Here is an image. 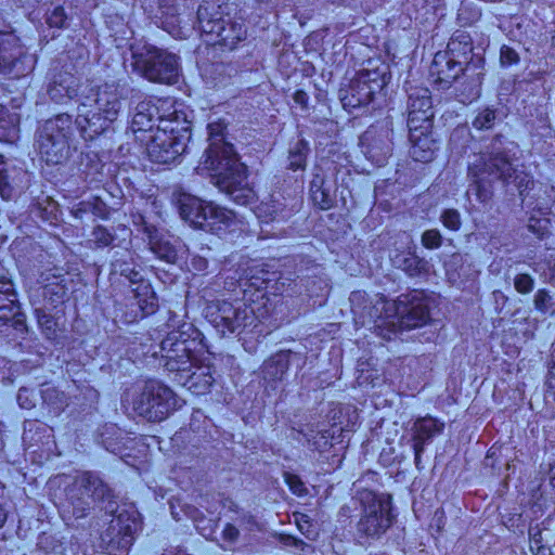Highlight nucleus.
<instances>
[{
    "label": "nucleus",
    "mask_w": 555,
    "mask_h": 555,
    "mask_svg": "<svg viewBox=\"0 0 555 555\" xmlns=\"http://www.w3.org/2000/svg\"><path fill=\"white\" fill-rule=\"evenodd\" d=\"M225 127L220 122L208 125L210 145L208 160L215 171V184L241 205L249 203L254 191L248 186L247 167L241 163L232 144L223 141Z\"/></svg>",
    "instance_id": "obj_1"
},
{
    "label": "nucleus",
    "mask_w": 555,
    "mask_h": 555,
    "mask_svg": "<svg viewBox=\"0 0 555 555\" xmlns=\"http://www.w3.org/2000/svg\"><path fill=\"white\" fill-rule=\"evenodd\" d=\"M119 96L108 87L100 89L94 99L86 98L77 107L76 125L85 140L103 133L120 112Z\"/></svg>",
    "instance_id": "obj_2"
},
{
    "label": "nucleus",
    "mask_w": 555,
    "mask_h": 555,
    "mask_svg": "<svg viewBox=\"0 0 555 555\" xmlns=\"http://www.w3.org/2000/svg\"><path fill=\"white\" fill-rule=\"evenodd\" d=\"M513 172L512 160L505 152L477 155L468 166V177L472 180L468 193L474 192L480 203H487L492 196L491 182H508Z\"/></svg>",
    "instance_id": "obj_3"
},
{
    "label": "nucleus",
    "mask_w": 555,
    "mask_h": 555,
    "mask_svg": "<svg viewBox=\"0 0 555 555\" xmlns=\"http://www.w3.org/2000/svg\"><path fill=\"white\" fill-rule=\"evenodd\" d=\"M73 120L68 114H59L44 121L38 131L40 158L48 165L65 163L72 155Z\"/></svg>",
    "instance_id": "obj_4"
},
{
    "label": "nucleus",
    "mask_w": 555,
    "mask_h": 555,
    "mask_svg": "<svg viewBox=\"0 0 555 555\" xmlns=\"http://www.w3.org/2000/svg\"><path fill=\"white\" fill-rule=\"evenodd\" d=\"M361 69L350 79L349 83L339 90V99L345 108H359L373 102L389 81L388 66L380 63Z\"/></svg>",
    "instance_id": "obj_5"
},
{
    "label": "nucleus",
    "mask_w": 555,
    "mask_h": 555,
    "mask_svg": "<svg viewBox=\"0 0 555 555\" xmlns=\"http://www.w3.org/2000/svg\"><path fill=\"white\" fill-rule=\"evenodd\" d=\"M359 501L362 508L357 525L359 535L366 539L379 538L391 527L393 521L390 496L363 490L359 493Z\"/></svg>",
    "instance_id": "obj_6"
},
{
    "label": "nucleus",
    "mask_w": 555,
    "mask_h": 555,
    "mask_svg": "<svg viewBox=\"0 0 555 555\" xmlns=\"http://www.w3.org/2000/svg\"><path fill=\"white\" fill-rule=\"evenodd\" d=\"M132 68L153 82L170 85L173 79V56L154 46L132 47Z\"/></svg>",
    "instance_id": "obj_7"
},
{
    "label": "nucleus",
    "mask_w": 555,
    "mask_h": 555,
    "mask_svg": "<svg viewBox=\"0 0 555 555\" xmlns=\"http://www.w3.org/2000/svg\"><path fill=\"white\" fill-rule=\"evenodd\" d=\"M109 494L111 489L96 474L85 472L78 475L67 491L73 516L77 519L87 516L93 503Z\"/></svg>",
    "instance_id": "obj_8"
},
{
    "label": "nucleus",
    "mask_w": 555,
    "mask_h": 555,
    "mask_svg": "<svg viewBox=\"0 0 555 555\" xmlns=\"http://www.w3.org/2000/svg\"><path fill=\"white\" fill-rule=\"evenodd\" d=\"M172 390L157 380H147L132 399V409L149 422H160L169 415Z\"/></svg>",
    "instance_id": "obj_9"
},
{
    "label": "nucleus",
    "mask_w": 555,
    "mask_h": 555,
    "mask_svg": "<svg viewBox=\"0 0 555 555\" xmlns=\"http://www.w3.org/2000/svg\"><path fill=\"white\" fill-rule=\"evenodd\" d=\"M35 64V55L13 31H0V75L20 78L30 73Z\"/></svg>",
    "instance_id": "obj_10"
},
{
    "label": "nucleus",
    "mask_w": 555,
    "mask_h": 555,
    "mask_svg": "<svg viewBox=\"0 0 555 555\" xmlns=\"http://www.w3.org/2000/svg\"><path fill=\"white\" fill-rule=\"evenodd\" d=\"M208 318L210 323L222 335L227 333H241L246 326L253 324L255 313L253 308L242 300L217 301L209 307Z\"/></svg>",
    "instance_id": "obj_11"
},
{
    "label": "nucleus",
    "mask_w": 555,
    "mask_h": 555,
    "mask_svg": "<svg viewBox=\"0 0 555 555\" xmlns=\"http://www.w3.org/2000/svg\"><path fill=\"white\" fill-rule=\"evenodd\" d=\"M386 310L393 311L388 323L399 330H411L423 326L429 320V308L421 293L400 295L393 302L385 304ZM396 332V328L390 331Z\"/></svg>",
    "instance_id": "obj_12"
},
{
    "label": "nucleus",
    "mask_w": 555,
    "mask_h": 555,
    "mask_svg": "<svg viewBox=\"0 0 555 555\" xmlns=\"http://www.w3.org/2000/svg\"><path fill=\"white\" fill-rule=\"evenodd\" d=\"M9 327L17 334L26 333V315L21 310L18 293L12 278L0 275V332H5Z\"/></svg>",
    "instance_id": "obj_13"
},
{
    "label": "nucleus",
    "mask_w": 555,
    "mask_h": 555,
    "mask_svg": "<svg viewBox=\"0 0 555 555\" xmlns=\"http://www.w3.org/2000/svg\"><path fill=\"white\" fill-rule=\"evenodd\" d=\"M138 513L135 511L121 509L112 519L103 540L107 539L112 551L126 553L134 541V534L139 529Z\"/></svg>",
    "instance_id": "obj_14"
},
{
    "label": "nucleus",
    "mask_w": 555,
    "mask_h": 555,
    "mask_svg": "<svg viewBox=\"0 0 555 555\" xmlns=\"http://www.w3.org/2000/svg\"><path fill=\"white\" fill-rule=\"evenodd\" d=\"M408 126L410 130H427L434 117L431 94L428 88L411 86L408 90Z\"/></svg>",
    "instance_id": "obj_15"
},
{
    "label": "nucleus",
    "mask_w": 555,
    "mask_h": 555,
    "mask_svg": "<svg viewBox=\"0 0 555 555\" xmlns=\"http://www.w3.org/2000/svg\"><path fill=\"white\" fill-rule=\"evenodd\" d=\"M362 152L373 164L383 166L391 154V144L387 130L369 128L360 138Z\"/></svg>",
    "instance_id": "obj_16"
},
{
    "label": "nucleus",
    "mask_w": 555,
    "mask_h": 555,
    "mask_svg": "<svg viewBox=\"0 0 555 555\" xmlns=\"http://www.w3.org/2000/svg\"><path fill=\"white\" fill-rule=\"evenodd\" d=\"M38 283L40 286L36 293L42 297L44 308H56L66 301L68 287L67 279L64 275L42 273Z\"/></svg>",
    "instance_id": "obj_17"
},
{
    "label": "nucleus",
    "mask_w": 555,
    "mask_h": 555,
    "mask_svg": "<svg viewBox=\"0 0 555 555\" xmlns=\"http://www.w3.org/2000/svg\"><path fill=\"white\" fill-rule=\"evenodd\" d=\"M467 68L462 67L448 54L437 52L429 67L430 77L441 89H448Z\"/></svg>",
    "instance_id": "obj_18"
},
{
    "label": "nucleus",
    "mask_w": 555,
    "mask_h": 555,
    "mask_svg": "<svg viewBox=\"0 0 555 555\" xmlns=\"http://www.w3.org/2000/svg\"><path fill=\"white\" fill-rule=\"evenodd\" d=\"M232 4L225 0H204L197 9V20L203 33L216 30L215 27L231 15Z\"/></svg>",
    "instance_id": "obj_19"
},
{
    "label": "nucleus",
    "mask_w": 555,
    "mask_h": 555,
    "mask_svg": "<svg viewBox=\"0 0 555 555\" xmlns=\"http://www.w3.org/2000/svg\"><path fill=\"white\" fill-rule=\"evenodd\" d=\"M208 205L209 202L185 193L179 194L176 201L180 218L194 229H201V225L205 223Z\"/></svg>",
    "instance_id": "obj_20"
},
{
    "label": "nucleus",
    "mask_w": 555,
    "mask_h": 555,
    "mask_svg": "<svg viewBox=\"0 0 555 555\" xmlns=\"http://www.w3.org/2000/svg\"><path fill=\"white\" fill-rule=\"evenodd\" d=\"M79 79L69 72L55 73L49 83L48 94L59 104H65L78 94Z\"/></svg>",
    "instance_id": "obj_21"
},
{
    "label": "nucleus",
    "mask_w": 555,
    "mask_h": 555,
    "mask_svg": "<svg viewBox=\"0 0 555 555\" xmlns=\"http://www.w3.org/2000/svg\"><path fill=\"white\" fill-rule=\"evenodd\" d=\"M310 198L314 206L327 210L334 205L333 186L322 165L313 168L312 180L309 186Z\"/></svg>",
    "instance_id": "obj_22"
},
{
    "label": "nucleus",
    "mask_w": 555,
    "mask_h": 555,
    "mask_svg": "<svg viewBox=\"0 0 555 555\" xmlns=\"http://www.w3.org/2000/svg\"><path fill=\"white\" fill-rule=\"evenodd\" d=\"M185 369L176 370V384H180L194 395H204L208 392L215 382L211 369L209 366H197L188 375H184Z\"/></svg>",
    "instance_id": "obj_23"
},
{
    "label": "nucleus",
    "mask_w": 555,
    "mask_h": 555,
    "mask_svg": "<svg viewBox=\"0 0 555 555\" xmlns=\"http://www.w3.org/2000/svg\"><path fill=\"white\" fill-rule=\"evenodd\" d=\"M215 28L216 30L205 34L216 36L217 42L229 49H234L238 42L246 39L247 30L241 18L230 15L222 25Z\"/></svg>",
    "instance_id": "obj_24"
},
{
    "label": "nucleus",
    "mask_w": 555,
    "mask_h": 555,
    "mask_svg": "<svg viewBox=\"0 0 555 555\" xmlns=\"http://www.w3.org/2000/svg\"><path fill=\"white\" fill-rule=\"evenodd\" d=\"M443 429L444 423L430 415L418 417L411 427L412 442L416 443L420 452L422 446L425 447L433 438L442 434Z\"/></svg>",
    "instance_id": "obj_25"
},
{
    "label": "nucleus",
    "mask_w": 555,
    "mask_h": 555,
    "mask_svg": "<svg viewBox=\"0 0 555 555\" xmlns=\"http://www.w3.org/2000/svg\"><path fill=\"white\" fill-rule=\"evenodd\" d=\"M131 230L125 224H118L113 230L104 225H95L91 232L92 243L95 248L115 247L119 246L121 242L130 237Z\"/></svg>",
    "instance_id": "obj_26"
},
{
    "label": "nucleus",
    "mask_w": 555,
    "mask_h": 555,
    "mask_svg": "<svg viewBox=\"0 0 555 555\" xmlns=\"http://www.w3.org/2000/svg\"><path fill=\"white\" fill-rule=\"evenodd\" d=\"M441 53L448 54L462 67L467 68L473 60V40L467 33L456 31L448 42L447 50Z\"/></svg>",
    "instance_id": "obj_27"
},
{
    "label": "nucleus",
    "mask_w": 555,
    "mask_h": 555,
    "mask_svg": "<svg viewBox=\"0 0 555 555\" xmlns=\"http://www.w3.org/2000/svg\"><path fill=\"white\" fill-rule=\"evenodd\" d=\"M205 217V223L201 225V229L211 233H220L221 231H224L234 221L233 211L219 207L210 202L208 207H206Z\"/></svg>",
    "instance_id": "obj_28"
},
{
    "label": "nucleus",
    "mask_w": 555,
    "mask_h": 555,
    "mask_svg": "<svg viewBox=\"0 0 555 555\" xmlns=\"http://www.w3.org/2000/svg\"><path fill=\"white\" fill-rule=\"evenodd\" d=\"M289 367L288 353L279 352L266 360L261 366L263 379L268 383L282 380Z\"/></svg>",
    "instance_id": "obj_29"
},
{
    "label": "nucleus",
    "mask_w": 555,
    "mask_h": 555,
    "mask_svg": "<svg viewBox=\"0 0 555 555\" xmlns=\"http://www.w3.org/2000/svg\"><path fill=\"white\" fill-rule=\"evenodd\" d=\"M410 139L412 145L409 153L415 162L427 163L434 158V142L427 134L421 132L417 137L415 131L412 130Z\"/></svg>",
    "instance_id": "obj_30"
},
{
    "label": "nucleus",
    "mask_w": 555,
    "mask_h": 555,
    "mask_svg": "<svg viewBox=\"0 0 555 555\" xmlns=\"http://www.w3.org/2000/svg\"><path fill=\"white\" fill-rule=\"evenodd\" d=\"M132 293L135 305L141 311V317H146L155 311L157 299L150 283L141 282L132 289Z\"/></svg>",
    "instance_id": "obj_31"
},
{
    "label": "nucleus",
    "mask_w": 555,
    "mask_h": 555,
    "mask_svg": "<svg viewBox=\"0 0 555 555\" xmlns=\"http://www.w3.org/2000/svg\"><path fill=\"white\" fill-rule=\"evenodd\" d=\"M40 393L43 404L49 408L50 412L56 415L68 405V398L65 392L52 385H42Z\"/></svg>",
    "instance_id": "obj_32"
},
{
    "label": "nucleus",
    "mask_w": 555,
    "mask_h": 555,
    "mask_svg": "<svg viewBox=\"0 0 555 555\" xmlns=\"http://www.w3.org/2000/svg\"><path fill=\"white\" fill-rule=\"evenodd\" d=\"M35 315L41 334L48 340H56L59 337V327L55 319L51 314L47 313L43 308H35Z\"/></svg>",
    "instance_id": "obj_33"
},
{
    "label": "nucleus",
    "mask_w": 555,
    "mask_h": 555,
    "mask_svg": "<svg viewBox=\"0 0 555 555\" xmlns=\"http://www.w3.org/2000/svg\"><path fill=\"white\" fill-rule=\"evenodd\" d=\"M145 232L149 236V244L151 250L159 258L169 263L173 262V246L169 241L158 238L157 235L153 234L152 229L145 227Z\"/></svg>",
    "instance_id": "obj_34"
},
{
    "label": "nucleus",
    "mask_w": 555,
    "mask_h": 555,
    "mask_svg": "<svg viewBox=\"0 0 555 555\" xmlns=\"http://www.w3.org/2000/svg\"><path fill=\"white\" fill-rule=\"evenodd\" d=\"M309 153L308 143L300 139L295 142L288 151V169L304 170L306 168L307 156Z\"/></svg>",
    "instance_id": "obj_35"
},
{
    "label": "nucleus",
    "mask_w": 555,
    "mask_h": 555,
    "mask_svg": "<svg viewBox=\"0 0 555 555\" xmlns=\"http://www.w3.org/2000/svg\"><path fill=\"white\" fill-rule=\"evenodd\" d=\"M153 126L152 114L150 113V104L141 102L135 107L132 117L131 128L133 132L146 131Z\"/></svg>",
    "instance_id": "obj_36"
},
{
    "label": "nucleus",
    "mask_w": 555,
    "mask_h": 555,
    "mask_svg": "<svg viewBox=\"0 0 555 555\" xmlns=\"http://www.w3.org/2000/svg\"><path fill=\"white\" fill-rule=\"evenodd\" d=\"M267 264L250 270L249 284L257 289L267 288L269 283L278 279V273L267 269Z\"/></svg>",
    "instance_id": "obj_37"
},
{
    "label": "nucleus",
    "mask_w": 555,
    "mask_h": 555,
    "mask_svg": "<svg viewBox=\"0 0 555 555\" xmlns=\"http://www.w3.org/2000/svg\"><path fill=\"white\" fill-rule=\"evenodd\" d=\"M157 141H160L162 144L172 147L173 146V137H168V139H162L158 134L155 138V142L149 146V155L153 162L160 163V164H167L173 159V154L168 149L164 151V153H160L157 151L159 147V144Z\"/></svg>",
    "instance_id": "obj_38"
},
{
    "label": "nucleus",
    "mask_w": 555,
    "mask_h": 555,
    "mask_svg": "<svg viewBox=\"0 0 555 555\" xmlns=\"http://www.w3.org/2000/svg\"><path fill=\"white\" fill-rule=\"evenodd\" d=\"M496 112L493 108L486 107L478 112L473 120V127L477 130H488L494 126Z\"/></svg>",
    "instance_id": "obj_39"
},
{
    "label": "nucleus",
    "mask_w": 555,
    "mask_h": 555,
    "mask_svg": "<svg viewBox=\"0 0 555 555\" xmlns=\"http://www.w3.org/2000/svg\"><path fill=\"white\" fill-rule=\"evenodd\" d=\"M114 268L116 272H119L120 275L127 278L132 284L139 285L141 282H145L140 270L135 269V267L129 262L116 261L114 263Z\"/></svg>",
    "instance_id": "obj_40"
},
{
    "label": "nucleus",
    "mask_w": 555,
    "mask_h": 555,
    "mask_svg": "<svg viewBox=\"0 0 555 555\" xmlns=\"http://www.w3.org/2000/svg\"><path fill=\"white\" fill-rule=\"evenodd\" d=\"M275 205L271 204V202H262L259 206L256 208V216L262 223H269L271 221H278V209H274Z\"/></svg>",
    "instance_id": "obj_41"
},
{
    "label": "nucleus",
    "mask_w": 555,
    "mask_h": 555,
    "mask_svg": "<svg viewBox=\"0 0 555 555\" xmlns=\"http://www.w3.org/2000/svg\"><path fill=\"white\" fill-rule=\"evenodd\" d=\"M275 205L271 204V202H262L259 206L256 208V216L262 223H269L271 221H278V209H274Z\"/></svg>",
    "instance_id": "obj_42"
},
{
    "label": "nucleus",
    "mask_w": 555,
    "mask_h": 555,
    "mask_svg": "<svg viewBox=\"0 0 555 555\" xmlns=\"http://www.w3.org/2000/svg\"><path fill=\"white\" fill-rule=\"evenodd\" d=\"M294 518L299 531L304 535L311 540L317 537V530L308 515L302 513H295Z\"/></svg>",
    "instance_id": "obj_43"
},
{
    "label": "nucleus",
    "mask_w": 555,
    "mask_h": 555,
    "mask_svg": "<svg viewBox=\"0 0 555 555\" xmlns=\"http://www.w3.org/2000/svg\"><path fill=\"white\" fill-rule=\"evenodd\" d=\"M514 172L512 173V177L509 178V181L507 183H511V179L514 177L513 182L515 183L516 188L519 191L520 196H524L525 193L529 190H531L534 185L533 178L526 172H516V169H514Z\"/></svg>",
    "instance_id": "obj_44"
},
{
    "label": "nucleus",
    "mask_w": 555,
    "mask_h": 555,
    "mask_svg": "<svg viewBox=\"0 0 555 555\" xmlns=\"http://www.w3.org/2000/svg\"><path fill=\"white\" fill-rule=\"evenodd\" d=\"M513 283L516 292L522 295L531 293L534 288V279L528 273L516 274Z\"/></svg>",
    "instance_id": "obj_45"
},
{
    "label": "nucleus",
    "mask_w": 555,
    "mask_h": 555,
    "mask_svg": "<svg viewBox=\"0 0 555 555\" xmlns=\"http://www.w3.org/2000/svg\"><path fill=\"white\" fill-rule=\"evenodd\" d=\"M533 304L538 311L546 313L553 305V297L547 289L540 288L534 294Z\"/></svg>",
    "instance_id": "obj_46"
},
{
    "label": "nucleus",
    "mask_w": 555,
    "mask_h": 555,
    "mask_svg": "<svg viewBox=\"0 0 555 555\" xmlns=\"http://www.w3.org/2000/svg\"><path fill=\"white\" fill-rule=\"evenodd\" d=\"M67 15L63 7H54L47 15V23L50 27L64 28L66 26Z\"/></svg>",
    "instance_id": "obj_47"
},
{
    "label": "nucleus",
    "mask_w": 555,
    "mask_h": 555,
    "mask_svg": "<svg viewBox=\"0 0 555 555\" xmlns=\"http://www.w3.org/2000/svg\"><path fill=\"white\" fill-rule=\"evenodd\" d=\"M442 224L451 230L457 231L461 228V215L456 209H446L440 217Z\"/></svg>",
    "instance_id": "obj_48"
},
{
    "label": "nucleus",
    "mask_w": 555,
    "mask_h": 555,
    "mask_svg": "<svg viewBox=\"0 0 555 555\" xmlns=\"http://www.w3.org/2000/svg\"><path fill=\"white\" fill-rule=\"evenodd\" d=\"M176 127L178 126L180 118L183 120V125L181 127L182 134L180 138L176 137V147L180 144V140L189 141L191 139V121L188 119V114L183 109H178L176 107Z\"/></svg>",
    "instance_id": "obj_49"
},
{
    "label": "nucleus",
    "mask_w": 555,
    "mask_h": 555,
    "mask_svg": "<svg viewBox=\"0 0 555 555\" xmlns=\"http://www.w3.org/2000/svg\"><path fill=\"white\" fill-rule=\"evenodd\" d=\"M550 220L531 217L528 222V230L539 238L544 237L550 232Z\"/></svg>",
    "instance_id": "obj_50"
},
{
    "label": "nucleus",
    "mask_w": 555,
    "mask_h": 555,
    "mask_svg": "<svg viewBox=\"0 0 555 555\" xmlns=\"http://www.w3.org/2000/svg\"><path fill=\"white\" fill-rule=\"evenodd\" d=\"M422 244L427 249L439 248L442 244V236L436 229L427 230L422 235Z\"/></svg>",
    "instance_id": "obj_51"
},
{
    "label": "nucleus",
    "mask_w": 555,
    "mask_h": 555,
    "mask_svg": "<svg viewBox=\"0 0 555 555\" xmlns=\"http://www.w3.org/2000/svg\"><path fill=\"white\" fill-rule=\"evenodd\" d=\"M284 478H285V482L289 487V490L294 494H296L298 496H302V495H306L308 493L305 483L302 482V480L297 475H294V474H291V473H285L284 474Z\"/></svg>",
    "instance_id": "obj_52"
},
{
    "label": "nucleus",
    "mask_w": 555,
    "mask_h": 555,
    "mask_svg": "<svg viewBox=\"0 0 555 555\" xmlns=\"http://www.w3.org/2000/svg\"><path fill=\"white\" fill-rule=\"evenodd\" d=\"M88 202L89 210L92 215L103 220H107L109 218V208L101 198L94 197Z\"/></svg>",
    "instance_id": "obj_53"
},
{
    "label": "nucleus",
    "mask_w": 555,
    "mask_h": 555,
    "mask_svg": "<svg viewBox=\"0 0 555 555\" xmlns=\"http://www.w3.org/2000/svg\"><path fill=\"white\" fill-rule=\"evenodd\" d=\"M271 204L275 205L274 209H278V217L280 221L288 219L296 210L295 206H288L285 202H281L279 198L272 196L270 199Z\"/></svg>",
    "instance_id": "obj_54"
},
{
    "label": "nucleus",
    "mask_w": 555,
    "mask_h": 555,
    "mask_svg": "<svg viewBox=\"0 0 555 555\" xmlns=\"http://www.w3.org/2000/svg\"><path fill=\"white\" fill-rule=\"evenodd\" d=\"M37 210L43 220H51L55 216L56 203L47 197L43 203L37 204Z\"/></svg>",
    "instance_id": "obj_55"
},
{
    "label": "nucleus",
    "mask_w": 555,
    "mask_h": 555,
    "mask_svg": "<svg viewBox=\"0 0 555 555\" xmlns=\"http://www.w3.org/2000/svg\"><path fill=\"white\" fill-rule=\"evenodd\" d=\"M500 61L504 66H511L519 62V55L515 49L503 46L500 51Z\"/></svg>",
    "instance_id": "obj_56"
},
{
    "label": "nucleus",
    "mask_w": 555,
    "mask_h": 555,
    "mask_svg": "<svg viewBox=\"0 0 555 555\" xmlns=\"http://www.w3.org/2000/svg\"><path fill=\"white\" fill-rule=\"evenodd\" d=\"M16 399L22 409L30 410L36 405L34 393L28 388H21Z\"/></svg>",
    "instance_id": "obj_57"
},
{
    "label": "nucleus",
    "mask_w": 555,
    "mask_h": 555,
    "mask_svg": "<svg viewBox=\"0 0 555 555\" xmlns=\"http://www.w3.org/2000/svg\"><path fill=\"white\" fill-rule=\"evenodd\" d=\"M14 190L9 183L8 175L0 169V195L3 199L9 201L13 197Z\"/></svg>",
    "instance_id": "obj_58"
},
{
    "label": "nucleus",
    "mask_w": 555,
    "mask_h": 555,
    "mask_svg": "<svg viewBox=\"0 0 555 555\" xmlns=\"http://www.w3.org/2000/svg\"><path fill=\"white\" fill-rule=\"evenodd\" d=\"M185 266L189 271L194 270L196 272H202L207 269L208 262L204 257L192 256L190 262L188 260L185 261Z\"/></svg>",
    "instance_id": "obj_59"
},
{
    "label": "nucleus",
    "mask_w": 555,
    "mask_h": 555,
    "mask_svg": "<svg viewBox=\"0 0 555 555\" xmlns=\"http://www.w3.org/2000/svg\"><path fill=\"white\" fill-rule=\"evenodd\" d=\"M240 537V531L238 529L232 525V524H227L222 530V538L224 541L229 542V543H234L237 541Z\"/></svg>",
    "instance_id": "obj_60"
},
{
    "label": "nucleus",
    "mask_w": 555,
    "mask_h": 555,
    "mask_svg": "<svg viewBox=\"0 0 555 555\" xmlns=\"http://www.w3.org/2000/svg\"><path fill=\"white\" fill-rule=\"evenodd\" d=\"M89 202L81 201L70 209V214L75 219H83L85 215L89 214Z\"/></svg>",
    "instance_id": "obj_61"
},
{
    "label": "nucleus",
    "mask_w": 555,
    "mask_h": 555,
    "mask_svg": "<svg viewBox=\"0 0 555 555\" xmlns=\"http://www.w3.org/2000/svg\"><path fill=\"white\" fill-rule=\"evenodd\" d=\"M547 392L555 401V366L552 367L548 372L547 380Z\"/></svg>",
    "instance_id": "obj_62"
},
{
    "label": "nucleus",
    "mask_w": 555,
    "mask_h": 555,
    "mask_svg": "<svg viewBox=\"0 0 555 555\" xmlns=\"http://www.w3.org/2000/svg\"><path fill=\"white\" fill-rule=\"evenodd\" d=\"M34 428H35V433H40V431H47L48 430V428H47V426L44 424H30V427L25 429L24 440H27V439L33 440L34 439V437L30 436L31 433L34 431Z\"/></svg>",
    "instance_id": "obj_63"
},
{
    "label": "nucleus",
    "mask_w": 555,
    "mask_h": 555,
    "mask_svg": "<svg viewBox=\"0 0 555 555\" xmlns=\"http://www.w3.org/2000/svg\"><path fill=\"white\" fill-rule=\"evenodd\" d=\"M293 99H294L295 103L300 105L302 108L307 107L309 96L305 91L297 90L294 93Z\"/></svg>",
    "instance_id": "obj_64"
}]
</instances>
